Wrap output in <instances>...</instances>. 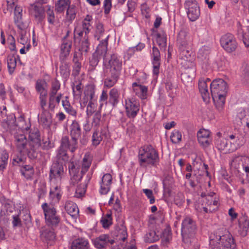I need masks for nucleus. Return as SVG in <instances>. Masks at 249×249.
Returning a JSON list of instances; mask_svg holds the SVG:
<instances>
[{
    "label": "nucleus",
    "instance_id": "nucleus-20",
    "mask_svg": "<svg viewBox=\"0 0 249 249\" xmlns=\"http://www.w3.org/2000/svg\"><path fill=\"white\" fill-rule=\"evenodd\" d=\"M92 241L94 246L99 249L105 248L109 244L112 245L114 242V240L111 239L108 234L101 235Z\"/></svg>",
    "mask_w": 249,
    "mask_h": 249
},
{
    "label": "nucleus",
    "instance_id": "nucleus-25",
    "mask_svg": "<svg viewBox=\"0 0 249 249\" xmlns=\"http://www.w3.org/2000/svg\"><path fill=\"white\" fill-rule=\"evenodd\" d=\"M75 42H79L78 50L79 52H84L86 54L89 49V37L88 36H83L79 37L78 36H74Z\"/></svg>",
    "mask_w": 249,
    "mask_h": 249
},
{
    "label": "nucleus",
    "instance_id": "nucleus-10",
    "mask_svg": "<svg viewBox=\"0 0 249 249\" xmlns=\"http://www.w3.org/2000/svg\"><path fill=\"white\" fill-rule=\"evenodd\" d=\"M64 166L61 162L57 161L53 163L50 172V178L51 184H59L64 175Z\"/></svg>",
    "mask_w": 249,
    "mask_h": 249
},
{
    "label": "nucleus",
    "instance_id": "nucleus-62",
    "mask_svg": "<svg viewBox=\"0 0 249 249\" xmlns=\"http://www.w3.org/2000/svg\"><path fill=\"white\" fill-rule=\"evenodd\" d=\"M102 140V137L98 131L95 130L93 133L92 138L93 145H98Z\"/></svg>",
    "mask_w": 249,
    "mask_h": 249
},
{
    "label": "nucleus",
    "instance_id": "nucleus-56",
    "mask_svg": "<svg viewBox=\"0 0 249 249\" xmlns=\"http://www.w3.org/2000/svg\"><path fill=\"white\" fill-rule=\"evenodd\" d=\"M101 222L104 228H108L112 224V218L110 213L106 214L102 218Z\"/></svg>",
    "mask_w": 249,
    "mask_h": 249
},
{
    "label": "nucleus",
    "instance_id": "nucleus-31",
    "mask_svg": "<svg viewBox=\"0 0 249 249\" xmlns=\"http://www.w3.org/2000/svg\"><path fill=\"white\" fill-rule=\"evenodd\" d=\"M239 232L242 236H245L247 234L249 228V221L245 216H242L239 219Z\"/></svg>",
    "mask_w": 249,
    "mask_h": 249
},
{
    "label": "nucleus",
    "instance_id": "nucleus-58",
    "mask_svg": "<svg viewBox=\"0 0 249 249\" xmlns=\"http://www.w3.org/2000/svg\"><path fill=\"white\" fill-rule=\"evenodd\" d=\"M161 238L162 242L165 244H167L170 242L172 239V233L169 229L166 228L164 230Z\"/></svg>",
    "mask_w": 249,
    "mask_h": 249
},
{
    "label": "nucleus",
    "instance_id": "nucleus-63",
    "mask_svg": "<svg viewBox=\"0 0 249 249\" xmlns=\"http://www.w3.org/2000/svg\"><path fill=\"white\" fill-rule=\"evenodd\" d=\"M47 7V18L48 21L50 24H53L54 21V14L53 11L51 9V6L49 5L46 6Z\"/></svg>",
    "mask_w": 249,
    "mask_h": 249
},
{
    "label": "nucleus",
    "instance_id": "nucleus-37",
    "mask_svg": "<svg viewBox=\"0 0 249 249\" xmlns=\"http://www.w3.org/2000/svg\"><path fill=\"white\" fill-rule=\"evenodd\" d=\"M185 71L181 73V80L184 82L189 83L192 81L195 76V66L192 68H184Z\"/></svg>",
    "mask_w": 249,
    "mask_h": 249
},
{
    "label": "nucleus",
    "instance_id": "nucleus-49",
    "mask_svg": "<svg viewBox=\"0 0 249 249\" xmlns=\"http://www.w3.org/2000/svg\"><path fill=\"white\" fill-rule=\"evenodd\" d=\"M7 67L9 72L11 74L14 71L17 66V60L14 55H9L7 58Z\"/></svg>",
    "mask_w": 249,
    "mask_h": 249
},
{
    "label": "nucleus",
    "instance_id": "nucleus-44",
    "mask_svg": "<svg viewBox=\"0 0 249 249\" xmlns=\"http://www.w3.org/2000/svg\"><path fill=\"white\" fill-rule=\"evenodd\" d=\"M160 239V235L158 234L154 231H149L144 237L145 242L153 243Z\"/></svg>",
    "mask_w": 249,
    "mask_h": 249
},
{
    "label": "nucleus",
    "instance_id": "nucleus-17",
    "mask_svg": "<svg viewBox=\"0 0 249 249\" xmlns=\"http://www.w3.org/2000/svg\"><path fill=\"white\" fill-rule=\"evenodd\" d=\"M29 144L33 150L37 149L41 146V138L39 131L37 128H31L29 133Z\"/></svg>",
    "mask_w": 249,
    "mask_h": 249
},
{
    "label": "nucleus",
    "instance_id": "nucleus-29",
    "mask_svg": "<svg viewBox=\"0 0 249 249\" xmlns=\"http://www.w3.org/2000/svg\"><path fill=\"white\" fill-rule=\"evenodd\" d=\"M107 72V76L104 80V87L109 89L116 84L120 74L108 71Z\"/></svg>",
    "mask_w": 249,
    "mask_h": 249
},
{
    "label": "nucleus",
    "instance_id": "nucleus-61",
    "mask_svg": "<svg viewBox=\"0 0 249 249\" xmlns=\"http://www.w3.org/2000/svg\"><path fill=\"white\" fill-rule=\"evenodd\" d=\"M108 94L107 90L103 89L102 91V93L100 96L99 98V103H100V108H101L103 106L104 104H107V100L108 99Z\"/></svg>",
    "mask_w": 249,
    "mask_h": 249
},
{
    "label": "nucleus",
    "instance_id": "nucleus-19",
    "mask_svg": "<svg viewBox=\"0 0 249 249\" xmlns=\"http://www.w3.org/2000/svg\"><path fill=\"white\" fill-rule=\"evenodd\" d=\"M202 202L205 204L206 208H204L206 213H212L216 210L219 206L218 200L213 197L212 195L207 196L205 198H202Z\"/></svg>",
    "mask_w": 249,
    "mask_h": 249
},
{
    "label": "nucleus",
    "instance_id": "nucleus-22",
    "mask_svg": "<svg viewBox=\"0 0 249 249\" xmlns=\"http://www.w3.org/2000/svg\"><path fill=\"white\" fill-rule=\"evenodd\" d=\"M199 143L203 147L208 146L211 142L210 136V132L207 129H200L197 134Z\"/></svg>",
    "mask_w": 249,
    "mask_h": 249
},
{
    "label": "nucleus",
    "instance_id": "nucleus-23",
    "mask_svg": "<svg viewBox=\"0 0 249 249\" xmlns=\"http://www.w3.org/2000/svg\"><path fill=\"white\" fill-rule=\"evenodd\" d=\"M177 42L179 47L190 46L191 38L189 33L184 30H181L178 34Z\"/></svg>",
    "mask_w": 249,
    "mask_h": 249
},
{
    "label": "nucleus",
    "instance_id": "nucleus-45",
    "mask_svg": "<svg viewBox=\"0 0 249 249\" xmlns=\"http://www.w3.org/2000/svg\"><path fill=\"white\" fill-rule=\"evenodd\" d=\"M156 41L161 49L165 50L166 47V36L164 32L157 34Z\"/></svg>",
    "mask_w": 249,
    "mask_h": 249
},
{
    "label": "nucleus",
    "instance_id": "nucleus-50",
    "mask_svg": "<svg viewBox=\"0 0 249 249\" xmlns=\"http://www.w3.org/2000/svg\"><path fill=\"white\" fill-rule=\"evenodd\" d=\"M62 105L65 111L70 115L76 116L77 114L76 111L71 106L69 101L68 100V97H66L65 100L62 101Z\"/></svg>",
    "mask_w": 249,
    "mask_h": 249
},
{
    "label": "nucleus",
    "instance_id": "nucleus-59",
    "mask_svg": "<svg viewBox=\"0 0 249 249\" xmlns=\"http://www.w3.org/2000/svg\"><path fill=\"white\" fill-rule=\"evenodd\" d=\"M19 34L18 42L22 45H26L28 42V36L27 35L26 30L19 31Z\"/></svg>",
    "mask_w": 249,
    "mask_h": 249
},
{
    "label": "nucleus",
    "instance_id": "nucleus-3",
    "mask_svg": "<svg viewBox=\"0 0 249 249\" xmlns=\"http://www.w3.org/2000/svg\"><path fill=\"white\" fill-rule=\"evenodd\" d=\"M210 244L214 245L213 249H235L236 245L231 233L224 230L222 233L211 238Z\"/></svg>",
    "mask_w": 249,
    "mask_h": 249
},
{
    "label": "nucleus",
    "instance_id": "nucleus-7",
    "mask_svg": "<svg viewBox=\"0 0 249 249\" xmlns=\"http://www.w3.org/2000/svg\"><path fill=\"white\" fill-rule=\"evenodd\" d=\"M180 64L184 68H192L195 66L194 55L189 47H179Z\"/></svg>",
    "mask_w": 249,
    "mask_h": 249
},
{
    "label": "nucleus",
    "instance_id": "nucleus-1",
    "mask_svg": "<svg viewBox=\"0 0 249 249\" xmlns=\"http://www.w3.org/2000/svg\"><path fill=\"white\" fill-rule=\"evenodd\" d=\"M228 89L227 83L222 79H215L210 84L211 96L219 110H222L225 104Z\"/></svg>",
    "mask_w": 249,
    "mask_h": 249
},
{
    "label": "nucleus",
    "instance_id": "nucleus-53",
    "mask_svg": "<svg viewBox=\"0 0 249 249\" xmlns=\"http://www.w3.org/2000/svg\"><path fill=\"white\" fill-rule=\"evenodd\" d=\"M182 135L178 130H174L170 135L171 142L174 143H178L181 140Z\"/></svg>",
    "mask_w": 249,
    "mask_h": 249
},
{
    "label": "nucleus",
    "instance_id": "nucleus-54",
    "mask_svg": "<svg viewBox=\"0 0 249 249\" xmlns=\"http://www.w3.org/2000/svg\"><path fill=\"white\" fill-rule=\"evenodd\" d=\"M14 22L16 25L17 26L18 29L20 30L19 31H25L26 30V29L28 28V23L27 22L24 21L23 20L22 18L21 17L19 19L18 18H15L14 19Z\"/></svg>",
    "mask_w": 249,
    "mask_h": 249
},
{
    "label": "nucleus",
    "instance_id": "nucleus-57",
    "mask_svg": "<svg viewBox=\"0 0 249 249\" xmlns=\"http://www.w3.org/2000/svg\"><path fill=\"white\" fill-rule=\"evenodd\" d=\"M87 185L86 184H80L76 189L74 196L80 198L84 196L86 192Z\"/></svg>",
    "mask_w": 249,
    "mask_h": 249
},
{
    "label": "nucleus",
    "instance_id": "nucleus-64",
    "mask_svg": "<svg viewBox=\"0 0 249 249\" xmlns=\"http://www.w3.org/2000/svg\"><path fill=\"white\" fill-rule=\"evenodd\" d=\"M152 55L153 58V62H160V51L157 48L155 47H153Z\"/></svg>",
    "mask_w": 249,
    "mask_h": 249
},
{
    "label": "nucleus",
    "instance_id": "nucleus-8",
    "mask_svg": "<svg viewBox=\"0 0 249 249\" xmlns=\"http://www.w3.org/2000/svg\"><path fill=\"white\" fill-rule=\"evenodd\" d=\"M196 231L195 222L190 217H186L182 221L181 234L183 240L193 237Z\"/></svg>",
    "mask_w": 249,
    "mask_h": 249
},
{
    "label": "nucleus",
    "instance_id": "nucleus-40",
    "mask_svg": "<svg viewBox=\"0 0 249 249\" xmlns=\"http://www.w3.org/2000/svg\"><path fill=\"white\" fill-rule=\"evenodd\" d=\"M98 44L95 53L100 56H105L107 51L108 40H100Z\"/></svg>",
    "mask_w": 249,
    "mask_h": 249
},
{
    "label": "nucleus",
    "instance_id": "nucleus-34",
    "mask_svg": "<svg viewBox=\"0 0 249 249\" xmlns=\"http://www.w3.org/2000/svg\"><path fill=\"white\" fill-rule=\"evenodd\" d=\"M132 87L136 95L141 99L146 98L147 89L145 86L138 84L137 83H134L132 84Z\"/></svg>",
    "mask_w": 249,
    "mask_h": 249
},
{
    "label": "nucleus",
    "instance_id": "nucleus-4",
    "mask_svg": "<svg viewBox=\"0 0 249 249\" xmlns=\"http://www.w3.org/2000/svg\"><path fill=\"white\" fill-rule=\"evenodd\" d=\"M91 164L90 161L84 158L81 165V170L79 172L80 165L77 162L71 161L69 163V170L71 176V182L74 184L79 181L83 175L88 170Z\"/></svg>",
    "mask_w": 249,
    "mask_h": 249
},
{
    "label": "nucleus",
    "instance_id": "nucleus-2",
    "mask_svg": "<svg viewBox=\"0 0 249 249\" xmlns=\"http://www.w3.org/2000/svg\"><path fill=\"white\" fill-rule=\"evenodd\" d=\"M138 159L140 166L143 168L156 166L159 162L158 152L150 145H144L139 149Z\"/></svg>",
    "mask_w": 249,
    "mask_h": 249
},
{
    "label": "nucleus",
    "instance_id": "nucleus-32",
    "mask_svg": "<svg viewBox=\"0 0 249 249\" xmlns=\"http://www.w3.org/2000/svg\"><path fill=\"white\" fill-rule=\"evenodd\" d=\"M71 42L67 41L64 42L61 46V53L60 54V59L61 61L66 60V58L69 55L71 47Z\"/></svg>",
    "mask_w": 249,
    "mask_h": 249
},
{
    "label": "nucleus",
    "instance_id": "nucleus-39",
    "mask_svg": "<svg viewBox=\"0 0 249 249\" xmlns=\"http://www.w3.org/2000/svg\"><path fill=\"white\" fill-rule=\"evenodd\" d=\"M89 243L84 239H78L73 241L71 245V249H88Z\"/></svg>",
    "mask_w": 249,
    "mask_h": 249
},
{
    "label": "nucleus",
    "instance_id": "nucleus-15",
    "mask_svg": "<svg viewBox=\"0 0 249 249\" xmlns=\"http://www.w3.org/2000/svg\"><path fill=\"white\" fill-rule=\"evenodd\" d=\"M125 108L126 115L129 118H134L140 110L139 102L134 98H127L125 101Z\"/></svg>",
    "mask_w": 249,
    "mask_h": 249
},
{
    "label": "nucleus",
    "instance_id": "nucleus-48",
    "mask_svg": "<svg viewBox=\"0 0 249 249\" xmlns=\"http://www.w3.org/2000/svg\"><path fill=\"white\" fill-rule=\"evenodd\" d=\"M84 94L89 99V101H96L95 95V87L94 86H88L84 91Z\"/></svg>",
    "mask_w": 249,
    "mask_h": 249
},
{
    "label": "nucleus",
    "instance_id": "nucleus-6",
    "mask_svg": "<svg viewBox=\"0 0 249 249\" xmlns=\"http://www.w3.org/2000/svg\"><path fill=\"white\" fill-rule=\"evenodd\" d=\"M41 207L43 210L47 224L51 226H57L60 222V218L56 214V211L54 206L52 204L44 203Z\"/></svg>",
    "mask_w": 249,
    "mask_h": 249
},
{
    "label": "nucleus",
    "instance_id": "nucleus-26",
    "mask_svg": "<svg viewBox=\"0 0 249 249\" xmlns=\"http://www.w3.org/2000/svg\"><path fill=\"white\" fill-rule=\"evenodd\" d=\"M237 33L239 37H241L245 45L249 47V28L242 27L240 23L237 24Z\"/></svg>",
    "mask_w": 249,
    "mask_h": 249
},
{
    "label": "nucleus",
    "instance_id": "nucleus-55",
    "mask_svg": "<svg viewBox=\"0 0 249 249\" xmlns=\"http://www.w3.org/2000/svg\"><path fill=\"white\" fill-rule=\"evenodd\" d=\"M72 88L74 96H79L81 95L82 91V86L81 82H74L73 83Z\"/></svg>",
    "mask_w": 249,
    "mask_h": 249
},
{
    "label": "nucleus",
    "instance_id": "nucleus-41",
    "mask_svg": "<svg viewBox=\"0 0 249 249\" xmlns=\"http://www.w3.org/2000/svg\"><path fill=\"white\" fill-rule=\"evenodd\" d=\"M216 147L220 151H224L225 152H230V148L228 144V140L224 138H218L216 140Z\"/></svg>",
    "mask_w": 249,
    "mask_h": 249
},
{
    "label": "nucleus",
    "instance_id": "nucleus-12",
    "mask_svg": "<svg viewBox=\"0 0 249 249\" xmlns=\"http://www.w3.org/2000/svg\"><path fill=\"white\" fill-rule=\"evenodd\" d=\"M220 44L223 48L228 53L234 51L237 46L234 37L231 34H227L222 36Z\"/></svg>",
    "mask_w": 249,
    "mask_h": 249
},
{
    "label": "nucleus",
    "instance_id": "nucleus-60",
    "mask_svg": "<svg viewBox=\"0 0 249 249\" xmlns=\"http://www.w3.org/2000/svg\"><path fill=\"white\" fill-rule=\"evenodd\" d=\"M8 154L3 152L0 156V170H3L5 168L7 163Z\"/></svg>",
    "mask_w": 249,
    "mask_h": 249
},
{
    "label": "nucleus",
    "instance_id": "nucleus-11",
    "mask_svg": "<svg viewBox=\"0 0 249 249\" xmlns=\"http://www.w3.org/2000/svg\"><path fill=\"white\" fill-rule=\"evenodd\" d=\"M69 149L71 152L75 151H72L71 143L68 137H63L61 140V145L58 150L57 158L59 162L62 160L64 162L67 161L69 160V156L67 153V150Z\"/></svg>",
    "mask_w": 249,
    "mask_h": 249
},
{
    "label": "nucleus",
    "instance_id": "nucleus-42",
    "mask_svg": "<svg viewBox=\"0 0 249 249\" xmlns=\"http://www.w3.org/2000/svg\"><path fill=\"white\" fill-rule=\"evenodd\" d=\"M47 83L45 80H38L36 82V89L40 95H47Z\"/></svg>",
    "mask_w": 249,
    "mask_h": 249
},
{
    "label": "nucleus",
    "instance_id": "nucleus-5",
    "mask_svg": "<svg viewBox=\"0 0 249 249\" xmlns=\"http://www.w3.org/2000/svg\"><path fill=\"white\" fill-rule=\"evenodd\" d=\"M16 117L12 114L7 118L6 121L2 123V126L6 131L14 134L20 129L22 130L27 129L28 127L24 126L25 121L22 116H20L18 118V124H16Z\"/></svg>",
    "mask_w": 249,
    "mask_h": 249
},
{
    "label": "nucleus",
    "instance_id": "nucleus-35",
    "mask_svg": "<svg viewBox=\"0 0 249 249\" xmlns=\"http://www.w3.org/2000/svg\"><path fill=\"white\" fill-rule=\"evenodd\" d=\"M94 36L98 40H108L109 37V35L105 32L103 25L100 23L96 25Z\"/></svg>",
    "mask_w": 249,
    "mask_h": 249
},
{
    "label": "nucleus",
    "instance_id": "nucleus-24",
    "mask_svg": "<svg viewBox=\"0 0 249 249\" xmlns=\"http://www.w3.org/2000/svg\"><path fill=\"white\" fill-rule=\"evenodd\" d=\"M112 182V176L109 174H106L103 176L100 183V192L101 194H107L110 190Z\"/></svg>",
    "mask_w": 249,
    "mask_h": 249
},
{
    "label": "nucleus",
    "instance_id": "nucleus-27",
    "mask_svg": "<svg viewBox=\"0 0 249 249\" xmlns=\"http://www.w3.org/2000/svg\"><path fill=\"white\" fill-rule=\"evenodd\" d=\"M30 10L33 13L35 17L39 20H42L45 18L44 9L42 4L36 2L31 5Z\"/></svg>",
    "mask_w": 249,
    "mask_h": 249
},
{
    "label": "nucleus",
    "instance_id": "nucleus-46",
    "mask_svg": "<svg viewBox=\"0 0 249 249\" xmlns=\"http://www.w3.org/2000/svg\"><path fill=\"white\" fill-rule=\"evenodd\" d=\"M61 62L60 72L61 76L66 79L69 76L70 73V64L66 62V60Z\"/></svg>",
    "mask_w": 249,
    "mask_h": 249
},
{
    "label": "nucleus",
    "instance_id": "nucleus-9",
    "mask_svg": "<svg viewBox=\"0 0 249 249\" xmlns=\"http://www.w3.org/2000/svg\"><path fill=\"white\" fill-rule=\"evenodd\" d=\"M105 61L107 63V69H109L108 72L120 74L122 60L117 54L113 53L109 58H105Z\"/></svg>",
    "mask_w": 249,
    "mask_h": 249
},
{
    "label": "nucleus",
    "instance_id": "nucleus-28",
    "mask_svg": "<svg viewBox=\"0 0 249 249\" xmlns=\"http://www.w3.org/2000/svg\"><path fill=\"white\" fill-rule=\"evenodd\" d=\"M15 139L17 147L20 152L28 151V149L26 147L27 139L24 135H15Z\"/></svg>",
    "mask_w": 249,
    "mask_h": 249
},
{
    "label": "nucleus",
    "instance_id": "nucleus-13",
    "mask_svg": "<svg viewBox=\"0 0 249 249\" xmlns=\"http://www.w3.org/2000/svg\"><path fill=\"white\" fill-rule=\"evenodd\" d=\"M70 129L71 138L70 143H71L72 151H75L78 147L77 141L81 136L80 126L77 122L74 121L71 125Z\"/></svg>",
    "mask_w": 249,
    "mask_h": 249
},
{
    "label": "nucleus",
    "instance_id": "nucleus-43",
    "mask_svg": "<svg viewBox=\"0 0 249 249\" xmlns=\"http://www.w3.org/2000/svg\"><path fill=\"white\" fill-rule=\"evenodd\" d=\"M210 48L207 46H202L200 48L197 53V58L203 61L206 60L210 53Z\"/></svg>",
    "mask_w": 249,
    "mask_h": 249
},
{
    "label": "nucleus",
    "instance_id": "nucleus-33",
    "mask_svg": "<svg viewBox=\"0 0 249 249\" xmlns=\"http://www.w3.org/2000/svg\"><path fill=\"white\" fill-rule=\"evenodd\" d=\"M108 103L113 106H116L119 102L120 93L116 88H112L108 93Z\"/></svg>",
    "mask_w": 249,
    "mask_h": 249
},
{
    "label": "nucleus",
    "instance_id": "nucleus-30",
    "mask_svg": "<svg viewBox=\"0 0 249 249\" xmlns=\"http://www.w3.org/2000/svg\"><path fill=\"white\" fill-rule=\"evenodd\" d=\"M39 120L44 127L48 128L52 123V115L48 110L42 111Z\"/></svg>",
    "mask_w": 249,
    "mask_h": 249
},
{
    "label": "nucleus",
    "instance_id": "nucleus-16",
    "mask_svg": "<svg viewBox=\"0 0 249 249\" xmlns=\"http://www.w3.org/2000/svg\"><path fill=\"white\" fill-rule=\"evenodd\" d=\"M91 16L88 15L82 22V27L77 26L75 28L74 31V36H78L79 37L83 36H88L91 30V21L92 20Z\"/></svg>",
    "mask_w": 249,
    "mask_h": 249
},
{
    "label": "nucleus",
    "instance_id": "nucleus-21",
    "mask_svg": "<svg viewBox=\"0 0 249 249\" xmlns=\"http://www.w3.org/2000/svg\"><path fill=\"white\" fill-rule=\"evenodd\" d=\"M61 197V189L59 185L51 184V188L50 192L49 199L51 202L49 204L53 205L58 203Z\"/></svg>",
    "mask_w": 249,
    "mask_h": 249
},
{
    "label": "nucleus",
    "instance_id": "nucleus-47",
    "mask_svg": "<svg viewBox=\"0 0 249 249\" xmlns=\"http://www.w3.org/2000/svg\"><path fill=\"white\" fill-rule=\"evenodd\" d=\"M66 12V19L70 21H71L76 17V15L77 13L76 7L74 5H71L69 7H68Z\"/></svg>",
    "mask_w": 249,
    "mask_h": 249
},
{
    "label": "nucleus",
    "instance_id": "nucleus-51",
    "mask_svg": "<svg viewBox=\"0 0 249 249\" xmlns=\"http://www.w3.org/2000/svg\"><path fill=\"white\" fill-rule=\"evenodd\" d=\"M87 106L86 113L88 117L89 118L96 110L97 105L96 101H90Z\"/></svg>",
    "mask_w": 249,
    "mask_h": 249
},
{
    "label": "nucleus",
    "instance_id": "nucleus-18",
    "mask_svg": "<svg viewBox=\"0 0 249 249\" xmlns=\"http://www.w3.org/2000/svg\"><path fill=\"white\" fill-rule=\"evenodd\" d=\"M211 83V80L208 78H201L198 82V88L202 97L205 102H207L210 99V94L208 91V85Z\"/></svg>",
    "mask_w": 249,
    "mask_h": 249
},
{
    "label": "nucleus",
    "instance_id": "nucleus-14",
    "mask_svg": "<svg viewBox=\"0 0 249 249\" xmlns=\"http://www.w3.org/2000/svg\"><path fill=\"white\" fill-rule=\"evenodd\" d=\"M187 16L192 21L196 20L200 16V10L196 0H188L185 3Z\"/></svg>",
    "mask_w": 249,
    "mask_h": 249
},
{
    "label": "nucleus",
    "instance_id": "nucleus-38",
    "mask_svg": "<svg viewBox=\"0 0 249 249\" xmlns=\"http://www.w3.org/2000/svg\"><path fill=\"white\" fill-rule=\"evenodd\" d=\"M71 3V0H57L55 4V10L57 13H63Z\"/></svg>",
    "mask_w": 249,
    "mask_h": 249
},
{
    "label": "nucleus",
    "instance_id": "nucleus-36",
    "mask_svg": "<svg viewBox=\"0 0 249 249\" xmlns=\"http://www.w3.org/2000/svg\"><path fill=\"white\" fill-rule=\"evenodd\" d=\"M65 209L72 217H75L78 213L79 210L75 203L68 200L65 205Z\"/></svg>",
    "mask_w": 249,
    "mask_h": 249
},
{
    "label": "nucleus",
    "instance_id": "nucleus-52",
    "mask_svg": "<svg viewBox=\"0 0 249 249\" xmlns=\"http://www.w3.org/2000/svg\"><path fill=\"white\" fill-rule=\"evenodd\" d=\"M60 83L56 79H54L51 83V87L49 94L56 95L57 91L60 89Z\"/></svg>",
    "mask_w": 249,
    "mask_h": 249
}]
</instances>
